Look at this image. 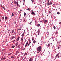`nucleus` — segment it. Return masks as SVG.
<instances>
[{"instance_id": "6", "label": "nucleus", "mask_w": 61, "mask_h": 61, "mask_svg": "<svg viewBox=\"0 0 61 61\" xmlns=\"http://www.w3.org/2000/svg\"><path fill=\"white\" fill-rule=\"evenodd\" d=\"M24 40V38H23V37H22L21 38V42H23V40Z\"/></svg>"}, {"instance_id": "37", "label": "nucleus", "mask_w": 61, "mask_h": 61, "mask_svg": "<svg viewBox=\"0 0 61 61\" xmlns=\"http://www.w3.org/2000/svg\"><path fill=\"white\" fill-rule=\"evenodd\" d=\"M57 31H56V32L55 34H57Z\"/></svg>"}, {"instance_id": "38", "label": "nucleus", "mask_w": 61, "mask_h": 61, "mask_svg": "<svg viewBox=\"0 0 61 61\" xmlns=\"http://www.w3.org/2000/svg\"><path fill=\"white\" fill-rule=\"evenodd\" d=\"M21 13V10H20V13Z\"/></svg>"}, {"instance_id": "33", "label": "nucleus", "mask_w": 61, "mask_h": 61, "mask_svg": "<svg viewBox=\"0 0 61 61\" xmlns=\"http://www.w3.org/2000/svg\"><path fill=\"white\" fill-rule=\"evenodd\" d=\"M32 2H34V0H31Z\"/></svg>"}, {"instance_id": "54", "label": "nucleus", "mask_w": 61, "mask_h": 61, "mask_svg": "<svg viewBox=\"0 0 61 61\" xmlns=\"http://www.w3.org/2000/svg\"><path fill=\"white\" fill-rule=\"evenodd\" d=\"M46 46H47V45L46 44Z\"/></svg>"}, {"instance_id": "8", "label": "nucleus", "mask_w": 61, "mask_h": 61, "mask_svg": "<svg viewBox=\"0 0 61 61\" xmlns=\"http://www.w3.org/2000/svg\"><path fill=\"white\" fill-rule=\"evenodd\" d=\"M32 39L33 41H34V39H35V38L34 37H33L32 38Z\"/></svg>"}, {"instance_id": "26", "label": "nucleus", "mask_w": 61, "mask_h": 61, "mask_svg": "<svg viewBox=\"0 0 61 61\" xmlns=\"http://www.w3.org/2000/svg\"><path fill=\"white\" fill-rule=\"evenodd\" d=\"M5 19L6 20H7V17H5Z\"/></svg>"}, {"instance_id": "44", "label": "nucleus", "mask_w": 61, "mask_h": 61, "mask_svg": "<svg viewBox=\"0 0 61 61\" xmlns=\"http://www.w3.org/2000/svg\"><path fill=\"white\" fill-rule=\"evenodd\" d=\"M11 53H10L8 54V55H11Z\"/></svg>"}, {"instance_id": "1", "label": "nucleus", "mask_w": 61, "mask_h": 61, "mask_svg": "<svg viewBox=\"0 0 61 61\" xmlns=\"http://www.w3.org/2000/svg\"><path fill=\"white\" fill-rule=\"evenodd\" d=\"M42 49V47L41 46H39L37 49V51H41Z\"/></svg>"}, {"instance_id": "3", "label": "nucleus", "mask_w": 61, "mask_h": 61, "mask_svg": "<svg viewBox=\"0 0 61 61\" xmlns=\"http://www.w3.org/2000/svg\"><path fill=\"white\" fill-rule=\"evenodd\" d=\"M38 35H39V34L40 33V34H41V33L40 32V30H38Z\"/></svg>"}, {"instance_id": "22", "label": "nucleus", "mask_w": 61, "mask_h": 61, "mask_svg": "<svg viewBox=\"0 0 61 61\" xmlns=\"http://www.w3.org/2000/svg\"><path fill=\"white\" fill-rule=\"evenodd\" d=\"M38 51V52H37V53L38 54H39V53H40V51Z\"/></svg>"}, {"instance_id": "32", "label": "nucleus", "mask_w": 61, "mask_h": 61, "mask_svg": "<svg viewBox=\"0 0 61 61\" xmlns=\"http://www.w3.org/2000/svg\"><path fill=\"white\" fill-rule=\"evenodd\" d=\"M53 28L54 29H56V27H55V26H53Z\"/></svg>"}, {"instance_id": "34", "label": "nucleus", "mask_w": 61, "mask_h": 61, "mask_svg": "<svg viewBox=\"0 0 61 61\" xmlns=\"http://www.w3.org/2000/svg\"><path fill=\"white\" fill-rule=\"evenodd\" d=\"M46 1L48 2H49V0H46Z\"/></svg>"}, {"instance_id": "45", "label": "nucleus", "mask_w": 61, "mask_h": 61, "mask_svg": "<svg viewBox=\"0 0 61 61\" xmlns=\"http://www.w3.org/2000/svg\"><path fill=\"white\" fill-rule=\"evenodd\" d=\"M11 58H14V57H13V56H12L11 57Z\"/></svg>"}, {"instance_id": "7", "label": "nucleus", "mask_w": 61, "mask_h": 61, "mask_svg": "<svg viewBox=\"0 0 61 61\" xmlns=\"http://www.w3.org/2000/svg\"><path fill=\"white\" fill-rule=\"evenodd\" d=\"M31 14L32 15H33V14L34 15H36V14H35V12H34L32 13H31Z\"/></svg>"}, {"instance_id": "28", "label": "nucleus", "mask_w": 61, "mask_h": 61, "mask_svg": "<svg viewBox=\"0 0 61 61\" xmlns=\"http://www.w3.org/2000/svg\"><path fill=\"white\" fill-rule=\"evenodd\" d=\"M49 46H50V44L49 43L48 45V47H49Z\"/></svg>"}, {"instance_id": "43", "label": "nucleus", "mask_w": 61, "mask_h": 61, "mask_svg": "<svg viewBox=\"0 0 61 61\" xmlns=\"http://www.w3.org/2000/svg\"><path fill=\"white\" fill-rule=\"evenodd\" d=\"M60 48L59 47H58V49H59Z\"/></svg>"}, {"instance_id": "53", "label": "nucleus", "mask_w": 61, "mask_h": 61, "mask_svg": "<svg viewBox=\"0 0 61 61\" xmlns=\"http://www.w3.org/2000/svg\"><path fill=\"white\" fill-rule=\"evenodd\" d=\"M1 20H0V22H1Z\"/></svg>"}, {"instance_id": "25", "label": "nucleus", "mask_w": 61, "mask_h": 61, "mask_svg": "<svg viewBox=\"0 0 61 61\" xmlns=\"http://www.w3.org/2000/svg\"><path fill=\"white\" fill-rule=\"evenodd\" d=\"M33 43H35L36 41H35V40H34L33 41Z\"/></svg>"}, {"instance_id": "10", "label": "nucleus", "mask_w": 61, "mask_h": 61, "mask_svg": "<svg viewBox=\"0 0 61 61\" xmlns=\"http://www.w3.org/2000/svg\"><path fill=\"white\" fill-rule=\"evenodd\" d=\"M27 10L28 11H30L31 10V8H29L27 9Z\"/></svg>"}, {"instance_id": "15", "label": "nucleus", "mask_w": 61, "mask_h": 61, "mask_svg": "<svg viewBox=\"0 0 61 61\" xmlns=\"http://www.w3.org/2000/svg\"><path fill=\"white\" fill-rule=\"evenodd\" d=\"M14 3L15 4V5H16V1H15V0H14Z\"/></svg>"}, {"instance_id": "19", "label": "nucleus", "mask_w": 61, "mask_h": 61, "mask_svg": "<svg viewBox=\"0 0 61 61\" xmlns=\"http://www.w3.org/2000/svg\"><path fill=\"white\" fill-rule=\"evenodd\" d=\"M18 45V42H17L16 44V45H15L16 46H17V45Z\"/></svg>"}, {"instance_id": "29", "label": "nucleus", "mask_w": 61, "mask_h": 61, "mask_svg": "<svg viewBox=\"0 0 61 61\" xmlns=\"http://www.w3.org/2000/svg\"><path fill=\"white\" fill-rule=\"evenodd\" d=\"M20 46V44H19L18 46V47H19V46Z\"/></svg>"}, {"instance_id": "49", "label": "nucleus", "mask_w": 61, "mask_h": 61, "mask_svg": "<svg viewBox=\"0 0 61 61\" xmlns=\"http://www.w3.org/2000/svg\"><path fill=\"white\" fill-rule=\"evenodd\" d=\"M33 12H34L33 11V10H32V13H33Z\"/></svg>"}, {"instance_id": "4", "label": "nucleus", "mask_w": 61, "mask_h": 61, "mask_svg": "<svg viewBox=\"0 0 61 61\" xmlns=\"http://www.w3.org/2000/svg\"><path fill=\"white\" fill-rule=\"evenodd\" d=\"M4 57V58H3V57H2L1 60H4V59H5V57Z\"/></svg>"}, {"instance_id": "23", "label": "nucleus", "mask_w": 61, "mask_h": 61, "mask_svg": "<svg viewBox=\"0 0 61 61\" xmlns=\"http://www.w3.org/2000/svg\"><path fill=\"white\" fill-rule=\"evenodd\" d=\"M24 16H25V15H26V13H25V12H24Z\"/></svg>"}, {"instance_id": "2", "label": "nucleus", "mask_w": 61, "mask_h": 61, "mask_svg": "<svg viewBox=\"0 0 61 61\" xmlns=\"http://www.w3.org/2000/svg\"><path fill=\"white\" fill-rule=\"evenodd\" d=\"M29 43L28 44L27 46H29V45H30V44H31V40H29Z\"/></svg>"}, {"instance_id": "21", "label": "nucleus", "mask_w": 61, "mask_h": 61, "mask_svg": "<svg viewBox=\"0 0 61 61\" xmlns=\"http://www.w3.org/2000/svg\"><path fill=\"white\" fill-rule=\"evenodd\" d=\"M16 53L17 54H18V53H19V51H16Z\"/></svg>"}, {"instance_id": "51", "label": "nucleus", "mask_w": 61, "mask_h": 61, "mask_svg": "<svg viewBox=\"0 0 61 61\" xmlns=\"http://www.w3.org/2000/svg\"><path fill=\"white\" fill-rule=\"evenodd\" d=\"M3 9H5V8H4V7H3Z\"/></svg>"}, {"instance_id": "11", "label": "nucleus", "mask_w": 61, "mask_h": 61, "mask_svg": "<svg viewBox=\"0 0 61 61\" xmlns=\"http://www.w3.org/2000/svg\"><path fill=\"white\" fill-rule=\"evenodd\" d=\"M20 38V37L19 36L18 37V38L17 39V40H19V38Z\"/></svg>"}, {"instance_id": "55", "label": "nucleus", "mask_w": 61, "mask_h": 61, "mask_svg": "<svg viewBox=\"0 0 61 61\" xmlns=\"http://www.w3.org/2000/svg\"><path fill=\"white\" fill-rule=\"evenodd\" d=\"M30 47H31V46H30Z\"/></svg>"}, {"instance_id": "5", "label": "nucleus", "mask_w": 61, "mask_h": 61, "mask_svg": "<svg viewBox=\"0 0 61 61\" xmlns=\"http://www.w3.org/2000/svg\"><path fill=\"white\" fill-rule=\"evenodd\" d=\"M59 53H58L55 56V57H56H56H57V56H59Z\"/></svg>"}, {"instance_id": "39", "label": "nucleus", "mask_w": 61, "mask_h": 61, "mask_svg": "<svg viewBox=\"0 0 61 61\" xmlns=\"http://www.w3.org/2000/svg\"><path fill=\"white\" fill-rule=\"evenodd\" d=\"M16 42H17V41H18L17 39H16Z\"/></svg>"}, {"instance_id": "50", "label": "nucleus", "mask_w": 61, "mask_h": 61, "mask_svg": "<svg viewBox=\"0 0 61 61\" xmlns=\"http://www.w3.org/2000/svg\"><path fill=\"white\" fill-rule=\"evenodd\" d=\"M32 23V22H31L30 23V24H31V23Z\"/></svg>"}, {"instance_id": "42", "label": "nucleus", "mask_w": 61, "mask_h": 61, "mask_svg": "<svg viewBox=\"0 0 61 61\" xmlns=\"http://www.w3.org/2000/svg\"><path fill=\"white\" fill-rule=\"evenodd\" d=\"M2 18L3 19H4V17H3Z\"/></svg>"}, {"instance_id": "18", "label": "nucleus", "mask_w": 61, "mask_h": 61, "mask_svg": "<svg viewBox=\"0 0 61 61\" xmlns=\"http://www.w3.org/2000/svg\"><path fill=\"white\" fill-rule=\"evenodd\" d=\"M57 13L58 15H59V14H60V12H58Z\"/></svg>"}, {"instance_id": "35", "label": "nucleus", "mask_w": 61, "mask_h": 61, "mask_svg": "<svg viewBox=\"0 0 61 61\" xmlns=\"http://www.w3.org/2000/svg\"><path fill=\"white\" fill-rule=\"evenodd\" d=\"M16 4L17 5H18V2H16Z\"/></svg>"}, {"instance_id": "40", "label": "nucleus", "mask_w": 61, "mask_h": 61, "mask_svg": "<svg viewBox=\"0 0 61 61\" xmlns=\"http://www.w3.org/2000/svg\"><path fill=\"white\" fill-rule=\"evenodd\" d=\"M18 48H20L21 47H18Z\"/></svg>"}, {"instance_id": "17", "label": "nucleus", "mask_w": 61, "mask_h": 61, "mask_svg": "<svg viewBox=\"0 0 61 61\" xmlns=\"http://www.w3.org/2000/svg\"><path fill=\"white\" fill-rule=\"evenodd\" d=\"M24 36V34L23 33L22 35V37H23Z\"/></svg>"}, {"instance_id": "41", "label": "nucleus", "mask_w": 61, "mask_h": 61, "mask_svg": "<svg viewBox=\"0 0 61 61\" xmlns=\"http://www.w3.org/2000/svg\"><path fill=\"white\" fill-rule=\"evenodd\" d=\"M15 41V40H13V41H12V42H14V41Z\"/></svg>"}, {"instance_id": "47", "label": "nucleus", "mask_w": 61, "mask_h": 61, "mask_svg": "<svg viewBox=\"0 0 61 61\" xmlns=\"http://www.w3.org/2000/svg\"><path fill=\"white\" fill-rule=\"evenodd\" d=\"M60 57V56H58V58H59Z\"/></svg>"}, {"instance_id": "16", "label": "nucleus", "mask_w": 61, "mask_h": 61, "mask_svg": "<svg viewBox=\"0 0 61 61\" xmlns=\"http://www.w3.org/2000/svg\"><path fill=\"white\" fill-rule=\"evenodd\" d=\"M47 5H49V2H47Z\"/></svg>"}, {"instance_id": "24", "label": "nucleus", "mask_w": 61, "mask_h": 61, "mask_svg": "<svg viewBox=\"0 0 61 61\" xmlns=\"http://www.w3.org/2000/svg\"><path fill=\"white\" fill-rule=\"evenodd\" d=\"M18 29L19 31H20V30H21V28H19Z\"/></svg>"}, {"instance_id": "27", "label": "nucleus", "mask_w": 61, "mask_h": 61, "mask_svg": "<svg viewBox=\"0 0 61 61\" xmlns=\"http://www.w3.org/2000/svg\"><path fill=\"white\" fill-rule=\"evenodd\" d=\"M40 24H38L37 25L38 26H40Z\"/></svg>"}, {"instance_id": "31", "label": "nucleus", "mask_w": 61, "mask_h": 61, "mask_svg": "<svg viewBox=\"0 0 61 61\" xmlns=\"http://www.w3.org/2000/svg\"><path fill=\"white\" fill-rule=\"evenodd\" d=\"M14 32V31L13 30L11 32V33H13Z\"/></svg>"}, {"instance_id": "12", "label": "nucleus", "mask_w": 61, "mask_h": 61, "mask_svg": "<svg viewBox=\"0 0 61 61\" xmlns=\"http://www.w3.org/2000/svg\"><path fill=\"white\" fill-rule=\"evenodd\" d=\"M47 21V20H45V23H46V22Z\"/></svg>"}, {"instance_id": "48", "label": "nucleus", "mask_w": 61, "mask_h": 61, "mask_svg": "<svg viewBox=\"0 0 61 61\" xmlns=\"http://www.w3.org/2000/svg\"><path fill=\"white\" fill-rule=\"evenodd\" d=\"M27 55V53H25V55Z\"/></svg>"}, {"instance_id": "14", "label": "nucleus", "mask_w": 61, "mask_h": 61, "mask_svg": "<svg viewBox=\"0 0 61 61\" xmlns=\"http://www.w3.org/2000/svg\"><path fill=\"white\" fill-rule=\"evenodd\" d=\"M13 38H15V36H14V37H12L11 39L12 40L13 39Z\"/></svg>"}, {"instance_id": "9", "label": "nucleus", "mask_w": 61, "mask_h": 61, "mask_svg": "<svg viewBox=\"0 0 61 61\" xmlns=\"http://www.w3.org/2000/svg\"><path fill=\"white\" fill-rule=\"evenodd\" d=\"M28 42H27L26 43V44L25 45V47H26V46L28 44Z\"/></svg>"}, {"instance_id": "20", "label": "nucleus", "mask_w": 61, "mask_h": 61, "mask_svg": "<svg viewBox=\"0 0 61 61\" xmlns=\"http://www.w3.org/2000/svg\"><path fill=\"white\" fill-rule=\"evenodd\" d=\"M15 47V46H13L12 47V48H14Z\"/></svg>"}, {"instance_id": "30", "label": "nucleus", "mask_w": 61, "mask_h": 61, "mask_svg": "<svg viewBox=\"0 0 61 61\" xmlns=\"http://www.w3.org/2000/svg\"><path fill=\"white\" fill-rule=\"evenodd\" d=\"M12 16H14V14H13V13H12Z\"/></svg>"}, {"instance_id": "46", "label": "nucleus", "mask_w": 61, "mask_h": 61, "mask_svg": "<svg viewBox=\"0 0 61 61\" xmlns=\"http://www.w3.org/2000/svg\"><path fill=\"white\" fill-rule=\"evenodd\" d=\"M49 13L50 14V13H51V12H50V11H49Z\"/></svg>"}, {"instance_id": "52", "label": "nucleus", "mask_w": 61, "mask_h": 61, "mask_svg": "<svg viewBox=\"0 0 61 61\" xmlns=\"http://www.w3.org/2000/svg\"><path fill=\"white\" fill-rule=\"evenodd\" d=\"M25 0H23L24 1H25Z\"/></svg>"}, {"instance_id": "13", "label": "nucleus", "mask_w": 61, "mask_h": 61, "mask_svg": "<svg viewBox=\"0 0 61 61\" xmlns=\"http://www.w3.org/2000/svg\"><path fill=\"white\" fill-rule=\"evenodd\" d=\"M50 5H52L53 4V3L52 2H50V3L49 4Z\"/></svg>"}, {"instance_id": "36", "label": "nucleus", "mask_w": 61, "mask_h": 61, "mask_svg": "<svg viewBox=\"0 0 61 61\" xmlns=\"http://www.w3.org/2000/svg\"><path fill=\"white\" fill-rule=\"evenodd\" d=\"M25 19H23V21H25Z\"/></svg>"}]
</instances>
